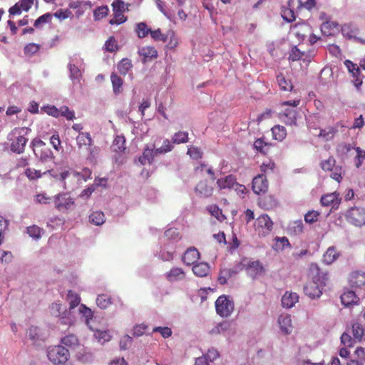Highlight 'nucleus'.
Listing matches in <instances>:
<instances>
[{
    "label": "nucleus",
    "mask_w": 365,
    "mask_h": 365,
    "mask_svg": "<svg viewBox=\"0 0 365 365\" xmlns=\"http://www.w3.org/2000/svg\"><path fill=\"white\" fill-rule=\"evenodd\" d=\"M345 217L346 220L354 226L361 227L365 225V208L364 207H351L346 211Z\"/></svg>",
    "instance_id": "obj_9"
},
{
    "label": "nucleus",
    "mask_w": 365,
    "mask_h": 365,
    "mask_svg": "<svg viewBox=\"0 0 365 365\" xmlns=\"http://www.w3.org/2000/svg\"><path fill=\"white\" fill-rule=\"evenodd\" d=\"M210 214L215 217L218 220L222 221L225 219V215L222 214L221 210L216 205H212L209 207Z\"/></svg>",
    "instance_id": "obj_63"
},
{
    "label": "nucleus",
    "mask_w": 365,
    "mask_h": 365,
    "mask_svg": "<svg viewBox=\"0 0 365 365\" xmlns=\"http://www.w3.org/2000/svg\"><path fill=\"white\" fill-rule=\"evenodd\" d=\"M232 277V275L229 269H222L220 272L218 282L220 284H225L227 283V279Z\"/></svg>",
    "instance_id": "obj_60"
},
{
    "label": "nucleus",
    "mask_w": 365,
    "mask_h": 365,
    "mask_svg": "<svg viewBox=\"0 0 365 365\" xmlns=\"http://www.w3.org/2000/svg\"><path fill=\"white\" fill-rule=\"evenodd\" d=\"M213 185L207 180L200 181L195 187V191L197 195L203 198L210 197L213 193Z\"/></svg>",
    "instance_id": "obj_16"
},
{
    "label": "nucleus",
    "mask_w": 365,
    "mask_h": 365,
    "mask_svg": "<svg viewBox=\"0 0 365 365\" xmlns=\"http://www.w3.org/2000/svg\"><path fill=\"white\" fill-rule=\"evenodd\" d=\"M217 313L222 317L230 316L234 310V302L225 295H222L215 302Z\"/></svg>",
    "instance_id": "obj_10"
},
{
    "label": "nucleus",
    "mask_w": 365,
    "mask_h": 365,
    "mask_svg": "<svg viewBox=\"0 0 365 365\" xmlns=\"http://www.w3.org/2000/svg\"><path fill=\"white\" fill-rule=\"evenodd\" d=\"M60 116L66 118L68 120H73L76 118L75 112L71 110L68 106H63L59 108Z\"/></svg>",
    "instance_id": "obj_50"
},
{
    "label": "nucleus",
    "mask_w": 365,
    "mask_h": 365,
    "mask_svg": "<svg viewBox=\"0 0 365 365\" xmlns=\"http://www.w3.org/2000/svg\"><path fill=\"white\" fill-rule=\"evenodd\" d=\"M336 133V130L335 128L333 127H328L324 129H322L318 136L322 138L325 140H329L334 138Z\"/></svg>",
    "instance_id": "obj_48"
},
{
    "label": "nucleus",
    "mask_w": 365,
    "mask_h": 365,
    "mask_svg": "<svg viewBox=\"0 0 365 365\" xmlns=\"http://www.w3.org/2000/svg\"><path fill=\"white\" fill-rule=\"evenodd\" d=\"M76 143L79 148L83 145L91 146L93 143V140L89 133H79L76 137Z\"/></svg>",
    "instance_id": "obj_36"
},
{
    "label": "nucleus",
    "mask_w": 365,
    "mask_h": 365,
    "mask_svg": "<svg viewBox=\"0 0 365 365\" xmlns=\"http://www.w3.org/2000/svg\"><path fill=\"white\" fill-rule=\"evenodd\" d=\"M125 139L123 136H116L113 140L112 148L113 151L120 153L125 149Z\"/></svg>",
    "instance_id": "obj_44"
},
{
    "label": "nucleus",
    "mask_w": 365,
    "mask_h": 365,
    "mask_svg": "<svg viewBox=\"0 0 365 365\" xmlns=\"http://www.w3.org/2000/svg\"><path fill=\"white\" fill-rule=\"evenodd\" d=\"M89 221L95 225H101L106 221L105 215L101 211H93L89 215Z\"/></svg>",
    "instance_id": "obj_37"
},
{
    "label": "nucleus",
    "mask_w": 365,
    "mask_h": 365,
    "mask_svg": "<svg viewBox=\"0 0 365 365\" xmlns=\"http://www.w3.org/2000/svg\"><path fill=\"white\" fill-rule=\"evenodd\" d=\"M172 141L175 144L187 143L188 141V133L186 131H179L175 133L172 137Z\"/></svg>",
    "instance_id": "obj_46"
},
{
    "label": "nucleus",
    "mask_w": 365,
    "mask_h": 365,
    "mask_svg": "<svg viewBox=\"0 0 365 365\" xmlns=\"http://www.w3.org/2000/svg\"><path fill=\"white\" fill-rule=\"evenodd\" d=\"M200 258V253L195 247H190L185 252L182 257V262L187 265L194 264Z\"/></svg>",
    "instance_id": "obj_21"
},
{
    "label": "nucleus",
    "mask_w": 365,
    "mask_h": 365,
    "mask_svg": "<svg viewBox=\"0 0 365 365\" xmlns=\"http://www.w3.org/2000/svg\"><path fill=\"white\" fill-rule=\"evenodd\" d=\"M54 203L58 210H63L69 209L74 204V201L68 194L63 193L55 197Z\"/></svg>",
    "instance_id": "obj_18"
},
{
    "label": "nucleus",
    "mask_w": 365,
    "mask_h": 365,
    "mask_svg": "<svg viewBox=\"0 0 365 365\" xmlns=\"http://www.w3.org/2000/svg\"><path fill=\"white\" fill-rule=\"evenodd\" d=\"M244 269H245L248 276L252 279L262 275L264 272V268L259 260L244 262Z\"/></svg>",
    "instance_id": "obj_13"
},
{
    "label": "nucleus",
    "mask_w": 365,
    "mask_h": 365,
    "mask_svg": "<svg viewBox=\"0 0 365 365\" xmlns=\"http://www.w3.org/2000/svg\"><path fill=\"white\" fill-rule=\"evenodd\" d=\"M41 110L54 118L60 116L59 109L54 106L47 105L41 108Z\"/></svg>",
    "instance_id": "obj_54"
},
{
    "label": "nucleus",
    "mask_w": 365,
    "mask_h": 365,
    "mask_svg": "<svg viewBox=\"0 0 365 365\" xmlns=\"http://www.w3.org/2000/svg\"><path fill=\"white\" fill-rule=\"evenodd\" d=\"M233 333L232 324L229 321H223L215 324L210 331L211 334H223L230 336Z\"/></svg>",
    "instance_id": "obj_15"
},
{
    "label": "nucleus",
    "mask_w": 365,
    "mask_h": 365,
    "mask_svg": "<svg viewBox=\"0 0 365 365\" xmlns=\"http://www.w3.org/2000/svg\"><path fill=\"white\" fill-rule=\"evenodd\" d=\"M110 81L112 83L113 91L115 95H118L123 91L122 86L123 81L115 73H112L110 75Z\"/></svg>",
    "instance_id": "obj_34"
},
{
    "label": "nucleus",
    "mask_w": 365,
    "mask_h": 365,
    "mask_svg": "<svg viewBox=\"0 0 365 365\" xmlns=\"http://www.w3.org/2000/svg\"><path fill=\"white\" fill-rule=\"evenodd\" d=\"M96 304L100 308L105 309L110 304V299L106 294L98 295Z\"/></svg>",
    "instance_id": "obj_59"
},
{
    "label": "nucleus",
    "mask_w": 365,
    "mask_h": 365,
    "mask_svg": "<svg viewBox=\"0 0 365 365\" xmlns=\"http://www.w3.org/2000/svg\"><path fill=\"white\" fill-rule=\"evenodd\" d=\"M268 189V182L264 174H259L252 180V190L256 194L265 192Z\"/></svg>",
    "instance_id": "obj_17"
},
{
    "label": "nucleus",
    "mask_w": 365,
    "mask_h": 365,
    "mask_svg": "<svg viewBox=\"0 0 365 365\" xmlns=\"http://www.w3.org/2000/svg\"><path fill=\"white\" fill-rule=\"evenodd\" d=\"M359 301L356 291L347 290L341 295V302L346 307L357 304Z\"/></svg>",
    "instance_id": "obj_19"
},
{
    "label": "nucleus",
    "mask_w": 365,
    "mask_h": 365,
    "mask_svg": "<svg viewBox=\"0 0 365 365\" xmlns=\"http://www.w3.org/2000/svg\"><path fill=\"white\" fill-rule=\"evenodd\" d=\"M133 65L128 58H123L118 64V70L122 75H126Z\"/></svg>",
    "instance_id": "obj_43"
},
{
    "label": "nucleus",
    "mask_w": 365,
    "mask_h": 365,
    "mask_svg": "<svg viewBox=\"0 0 365 365\" xmlns=\"http://www.w3.org/2000/svg\"><path fill=\"white\" fill-rule=\"evenodd\" d=\"M94 336L98 342L102 344L105 342L109 341L111 339V336L108 331L97 330L95 332Z\"/></svg>",
    "instance_id": "obj_49"
},
{
    "label": "nucleus",
    "mask_w": 365,
    "mask_h": 365,
    "mask_svg": "<svg viewBox=\"0 0 365 365\" xmlns=\"http://www.w3.org/2000/svg\"><path fill=\"white\" fill-rule=\"evenodd\" d=\"M27 335L31 340L36 341L41 338L40 329L38 327L31 326L27 331Z\"/></svg>",
    "instance_id": "obj_58"
},
{
    "label": "nucleus",
    "mask_w": 365,
    "mask_h": 365,
    "mask_svg": "<svg viewBox=\"0 0 365 365\" xmlns=\"http://www.w3.org/2000/svg\"><path fill=\"white\" fill-rule=\"evenodd\" d=\"M304 224L301 220H295L289 223L288 232L291 235H299L303 232Z\"/></svg>",
    "instance_id": "obj_33"
},
{
    "label": "nucleus",
    "mask_w": 365,
    "mask_h": 365,
    "mask_svg": "<svg viewBox=\"0 0 365 365\" xmlns=\"http://www.w3.org/2000/svg\"><path fill=\"white\" fill-rule=\"evenodd\" d=\"M50 312L51 315L59 317L64 324L71 325L74 322L73 315L60 303H53L50 307Z\"/></svg>",
    "instance_id": "obj_8"
},
{
    "label": "nucleus",
    "mask_w": 365,
    "mask_h": 365,
    "mask_svg": "<svg viewBox=\"0 0 365 365\" xmlns=\"http://www.w3.org/2000/svg\"><path fill=\"white\" fill-rule=\"evenodd\" d=\"M344 65L348 69L349 72L351 74L353 79V83L355 87L359 89L362 84V79L361 78V71L359 66L351 62L349 60H346L344 61Z\"/></svg>",
    "instance_id": "obj_14"
},
{
    "label": "nucleus",
    "mask_w": 365,
    "mask_h": 365,
    "mask_svg": "<svg viewBox=\"0 0 365 365\" xmlns=\"http://www.w3.org/2000/svg\"><path fill=\"white\" fill-rule=\"evenodd\" d=\"M298 299L299 297L297 293L286 292L282 297V305L287 309L292 308L298 302Z\"/></svg>",
    "instance_id": "obj_25"
},
{
    "label": "nucleus",
    "mask_w": 365,
    "mask_h": 365,
    "mask_svg": "<svg viewBox=\"0 0 365 365\" xmlns=\"http://www.w3.org/2000/svg\"><path fill=\"white\" fill-rule=\"evenodd\" d=\"M331 171V178L339 182L342 180L343 175H344V171L342 167L335 166Z\"/></svg>",
    "instance_id": "obj_56"
},
{
    "label": "nucleus",
    "mask_w": 365,
    "mask_h": 365,
    "mask_svg": "<svg viewBox=\"0 0 365 365\" xmlns=\"http://www.w3.org/2000/svg\"><path fill=\"white\" fill-rule=\"evenodd\" d=\"M338 252L334 247H329L323 255V262L326 264H331L338 257Z\"/></svg>",
    "instance_id": "obj_35"
},
{
    "label": "nucleus",
    "mask_w": 365,
    "mask_h": 365,
    "mask_svg": "<svg viewBox=\"0 0 365 365\" xmlns=\"http://www.w3.org/2000/svg\"><path fill=\"white\" fill-rule=\"evenodd\" d=\"M31 145L33 148L35 155L39 159L40 161L46 163L53 160V152L48 148H43L45 146V143L41 139L34 138L32 140Z\"/></svg>",
    "instance_id": "obj_7"
},
{
    "label": "nucleus",
    "mask_w": 365,
    "mask_h": 365,
    "mask_svg": "<svg viewBox=\"0 0 365 365\" xmlns=\"http://www.w3.org/2000/svg\"><path fill=\"white\" fill-rule=\"evenodd\" d=\"M78 312L81 317L84 318L88 327L91 329L92 327L90 326V320L93 318V312L91 309L86 307L84 304H81L78 307Z\"/></svg>",
    "instance_id": "obj_40"
},
{
    "label": "nucleus",
    "mask_w": 365,
    "mask_h": 365,
    "mask_svg": "<svg viewBox=\"0 0 365 365\" xmlns=\"http://www.w3.org/2000/svg\"><path fill=\"white\" fill-rule=\"evenodd\" d=\"M59 171H67L68 173V178L72 175L73 178H76L78 182L80 183L81 182V180H83V181L86 182L88 179H90L92 174L91 170L87 168H83L81 172L75 170L70 171L66 168H62L59 169Z\"/></svg>",
    "instance_id": "obj_20"
},
{
    "label": "nucleus",
    "mask_w": 365,
    "mask_h": 365,
    "mask_svg": "<svg viewBox=\"0 0 365 365\" xmlns=\"http://www.w3.org/2000/svg\"><path fill=\"white\" fill-rule=\"evenodd\" d=\"M274 245L272 248L275 251H282L285 248H291V244L287 237H276L274 239Z\"/></svg>",
    "instance_id": "obj_32"
},
{
    "label": "nucleus",
    "mask_w": 365,
    "mask_h": 365,
    "mask_svg": "<svg viewBox=\"0 0 365 365\" xmlns=\"http://www.w3.org/2000/svg\"><path fill=\"white\" fill-rule=\"evenodd\" d=\"M150 36L155 41L166 42L168 40V35H167V34H162L161 30L160 29H158L155 31H152Z\"/></svg>",
    "instance_id": "obj_57"
},
{
    "label": "nucleus",
    "mask_w": 365,
    "mask_h": 365,
    "mask_svg": "<svg viewBox=\"0 0 365 365\" xmlns=\"http://www.w3.org/2000/svg\"><path fill=\"white\" fill-rule=\"evenodd\" d=\"M135 31L138 34V36L140 38H143L147 36L148 34H151L152 30L145 23L140 22L136 24Z\"/></svg>",
    "instance_id": "obj_42"
},
{
    "label": "nucleus",
    "mask_w": 365,
    "mask_h": 365,
    "mask_svg": "<svg viewBox=\"0 0 365 365\" xmlns=\"http://www.w3.org/2000/svg\"><path fill=\"white\" fill-rule=\"evenodd\" d=\"M138 53L143 57L144 61L155 58L158 56V51L153 46H144L138 49Z\"/></svg>",
    "instance_id": "obj_28"
},
{
    "label": "nucleus",
    "mask_w": 365,
    "mask_h": 365,
    "mask_svg": "<svg viewBox=\"0 0 365 365\" xmlns=\"http://www.w3.org/2000/svg\"><path fill=\"white\" fill-rule=\"evenodd\" d=\"M111 6L113 8L114 18L110 19L109 23L111 25H119L126 21L127 18L123 15V13L129 10L130 4H125L123 0H113Z\"/></svg>",
    "instance_id": "obj_5"
},
{
    "label": "nucleus",
    "mask_w": 365,
    "mask_h": 365,
    "mask_svg": "<svg viewBox=\"0 0 365 365\" xmlns=\"http://www.w3.org/2000/svg\"><path fill=\"white\" fill-rule=\"evenodd\" d=\"M69 355L68 350L60 345L50 347L47 351L48 359L54 364H64Z\"/></svg>",
    "instance_id": "obj_6"
},
{
    "label": "nucleus",
    "mask_w": 365,
    "mask_h": 365,
    "mask_svg": "<svg viewBox=\"0 0 365 365\" xmlns=\"http://www.w3.org/2000/svg\"><path fill=\"white\" fill-rule=\"evenodd\" d=\"M67 68L69 71V78L73 85L80 84L84 71L83 60L78 55L70 58Z\"/></svg>",
    "instance_id": "obj_3"
},
{
    "label": "nucleus",
    "mask_w": 365,
    "mask_h": 365,
    "mask_svg": "<svg viewBox=\"0 0 365 365\" xmlns=\"http://www.w3.org/2000/svg\"><path fill=\"white\" fill-rule=\"evenodd\" d=\"M187 153L190 156L191 158L195 160L201 158L202 155V153L200 150V149L195 146H190L187 149Z\"/></svg>",
    "instance_id": "obj_64"
},
{
    "label": "nucleus",
    "mask_w": 365,
    "mask_h": 365,
    "mask_svg": "<svg viewBox=\"0 0 365 365\" xmlns=\"http://www.w3.org/2000/svg\"><path fill=\"white\" fill-rule=\"evenodd\" d=\"M30 131L28 128H16L8 135L11 141L10 149L12 152L21 154L24 152L25 146L28 142L26 135Z\"/></svg>",
    "instance_id": "obj_2"
},
{
    "label": "nucleus",
    "mask_w": 365,
    "mask_h": 365,
    "mask_svg": "<svg viewBox=\"0 0 365 365\" xmlns=\"http://www.w3.org/2000/svg\"><path fill=\"white\" fill-rule=\"evenodd\" d=\"M165 277L170 282H174L184 279L185 273L182 268L173 267L165 274Z\"/></svg>",
    "instance_id": "obj_24"
},
{
    "label": "nucleus",
    "mask_w": 365,
    "mask_h": 365,
    "mask_svg": "<svg viewBox=\"0 0 365 365\" xmlns=\"http://www.w3.org/2000/svg\"><path fill=\"white\" fill-rule=\"evenodd\" d=\"M311 272L312 280L307 282L304 287V292L311 299H317L322 294V290L327 280L326 274H320L317 265H312Z\"/></svg>",
    "instance_id": "obj_1"
},
{
    "label": "nucleus",
    "mask_w": 365,
    "mask_h": 365,
    "mask_svg": "<svg viewBox=\"0 0 365 365\" xmlns=\"http://www.w3.org/2000/svg\"><path fill=\"white\" fill-rule=\"evenodd\" d=\"M353 150L356 152L354 160L356 167L359 168L365 160V150H361L359 147H354L351 144L346 143L341 144L337 148L338 153L341 155H347Z\"/></svg>",
    "instance_id": "obj_12"
},
{
    "label": "nucleus",
    "mask_w": 365,
    "mask_h": 365,
    "mask_svg": "<svg viewBox=\"0 0 365 365\" xmlns=\"http://www.w3.org/2000/svg\"><path fill=\"white\" fill-rule=\"evenodd\" d=\"M41 232H43V230L36 225L27 227V233L35 240H38L41 237Z\"/></svg>",
    "instance_id": "obj_52"
},
{
    "label": "nucleus",
    "mask_w": 365,
    "mask_h": 365,
    "mask_svg": "<svg viewBox=\"0 0 365 365\" xmlns=\"http://www.w3.org/2000/svg\"><path fill=\"white\" fill-rule=\"evenodd\" d=\"M61 344L66 346L73 348L78 344V340L74 334H68L61 339Z\"/></svg>",
    "instance_id": "obj_45"
},
{
    "label": "nucleus",
    "mask_w": 365,
    "mask_h": 365,
    "mask_svg": "<svg viewBox=\"0 0 365 365\" xmlns=\"http://www.w3.org/2000/svg\"><path fill=\"white\" fill-rule=\"evenodd\" d=\"M158 257L163 261H170L173 258V248L170 245H165L160 247V250L157 252Z\"/></svg>",
    "instance_id": "obj_30"
},
{
    "label": "nucleus",
    "mask_w": 365,
    "mask_h": 365,
    "mask_svg": "<svg viewBox=\"0 0 365 365\" xmlns=\"http://www.w3.org/2000/svg\"><path fill=\"white\" fill-rule=\"evenodd\" d=\"M108 12V8L106 6L98 7L93 11V16L96 20H99L106 16Z\"/></svg>",
    "instance_id": "obj_61"
},
{
    "label": "nucleus",
    "mask_w": 365,
    "mask_h": 365,
    "mask_svg": "<svg viewBox=\"0 0 365 365\" xmlns=\"http://www.w3.org/2000/svg\"><path fill=\"white\" fill-rule=\"evenodd\" d=\"M217 185L220 190L233 189L235 186H238V182H237L236 178L234 175H229L225 178L218 179Z\"/></svg>",
    "instance_id": "obj_22"
},
{
    "label": "nucleus",
    "mask_w": 365,
    "mask_h": 365,
    "mask_svg": "<svg viewBox=\"0 0 365 365\" xmlns=\"http://www.w3.org/2000/svg\"><path fill=\"white\" fill-rule=\"evenodd\" d=\"M336 160L333 157H329L327 160L321 162V168L324 171H331L335 167Z\"/></svg>",
    "instance_id": "obj_55"
},
{
    "label": "nucleus",
    "mask_w": 365,
    "mask_h": 365,
    "mask_svg": "<svg viewBox=\"0 0 365 365\" xmlns=\"http://www.w3.org/2000/svg\"><path fill=\"white\" fill-rule=\"evenodd\" d=\"M349 284L351 288H360L365 284V274L354 272L350 274Z\"/></svg>",
    "instance_id": "obj_23"
},
{
    "label": "nucleus",
    "mask_w": 365,
    "mask_h": 365,
    "mask_svg": "<svg viewBox=\"0 0 365 365\" xmlns=\"http://www.w3.org/2000/svg\"><path fill=\"white\" fill-rule=\"evenodd\" d=\"M278 323L279 324L280 329L283 333L289 334L292 332V327L290 315H280L278 319Z\"/></svg>",
    "instance_id": "obj_26"
},
{
    "label": "nucleus",
    "mask_w": 365,
    "mask_h": 365,
    "mask_svg": "<svg viewBox=\"0 0 365 365\" xmlns=\"http://www.w3.org/2000/svg\"><path fill=\"white\" fill-rule=\"evenodd\" d=\"M67 298L69 302V312L73 314V309L78 307L81 302L80 297L74 292L70 290L68 292Z\"/></svg>",
    "instance_id": "obj_38"
},
{
    "label": "nucleus",
    "mask_w": 365,
    "mask_h": 365,
    "mask_svg": "<svg viewBox=\"0 0 365 365\" xmlns=\"http://www.w3.org/2000/svg\"><path fill=\"white\" fill-rule=\"evenodd\" d=\"M277 82L282 90L292 91L293 86L287 81L283 75L277 76Z\"/></svg>",
    "instance_id": "obj_51"
},
{
    "label": "nucleus",
    "mask_w": 365,
    "mask_h": 365,
    "mask_svg": "<svg viewBox=\"0 0 365 365\" xmlns=\"http://www.w3.org/2000/svg\"><path fill=\"white\" fill-rule=\"evenodd\" d=\"M24 174L30 180H36L43 175L48 174L56 180L64 182L68 176V173L67 171H59V170H55L54 169H49L41 172L39 170L31 168H26L24 171Z\"/></svg>",
    "instance_id": "obj_4"
},
{
    "label": "nucleus",
    "mask_w": 365,
    "mask_h": 365,
    "mask_svg": "<svg viewBox=\"0 0 365 365\" xmlns=\"http://www.w3.org/2000/svg\"><path fill=\"white\" fill-rule=\"evenodd\" d=\"M304 56V52L301 51L297 46H293L290 51L289 59L295 61L302 58Z\"/></svg>",
    "instance_id": "obj_53"
},
{
    "label": "nucleus",
    "mask_w": 365,
    "mask_h": 365,
    "mask_svg": "<svg viewBox=\"0 0 365 365\" xmlns=\"http://www.w3.org/2000/svg\"><path fill=\"white\" fill-rule=\"evenodd\" d=\"M154 157V145H147L143 150V155L139 158V162L142 165L150 164Z\"/></svg>",
    "instance_id": "obj_27"
},
{
    "label": "nucleus",
    "mask_w": 365,
    "mask_h": 365,
    "mask_svg": "<svg viewBox=\"0 0 365 365\" xmlns=\"http://www.w3.org/2000/svg\"><path fill=\"white\" fill-rule=\"evenodd\" d=\"M339 202V195L336 192L324 195L321 197V203L323 206H335Z\"/></svg>",
    "instance_id": "obj_29"
},
{
    "label": "nucleus",
    "mask_w": 365,
    "mask_h": 365,
    "mask_svg": "<svg viewBox=\"0 0 365 365\" xmlns=\"http://www.w3.org/2000/svg\"><path fill=\"white\" fill-rule=\"evenodd\" d=\"M192 272L197 277H203L208 274L210 266L205 262L195 264L192 267Z\"/></svg>",
    "instance_id": "obj_31"
},
{
    "label": "nucleus",
    "mask_w": 365,
    "mask_h": 365,
    "mask_svg": "<svg viewBox=\"0 0 365 365\" xmlns=\"http://www.w3.org/2000/svg\"><path fill=\"white\" fill-rule=\"evenodd\" d=\"M280 118L287 125H296L297 112H289L288 113H282Z\"/></svg>",
    "instance_id": "obj_47"
},
{
    "label": "nucleus",
    "mask_w": 365,
    "mask_h": 365,
    "mask_svg": "<svg viewBox=\"0 0 365 365\" xmlns=\"http://www.w3.org/2000/svg\"><path fill=\"white\" fill-rule=\"evenodd\" d=\"M352 334L358 341H360L363 337L365 340V329H364L361 324L358 322L352 324Z\"/></svg>",
    "instance_id": "obj_39"
},
{
    "label": "nucleus",
    "mask_w": 365,
    "mask_h": 365,
    "mask_svg": "<svg viewBox=\"0 0 365 365\" xmlns=\"http://www.w3.org/2000/svg\"><path fill=\"white\" fill-rule=\"evenodd\" d=\"M355 341H356L355 338H351V336L346 332L343 333L342 335L341 336V342L345 346L351 347L354 346Z\"/></svg>",
    "instance_id": "obj_62"
},
{
    "label": "nucleus",
    "mask_w": 365,
    "mask_h": 365,
    "mask_svg": "<svg viewBox=\"0 0 365 365\" xmlns=\"http://www.w3.org/2000/svg\"><path fill=\"white\" fill-rule=\"evenodd\" d=\"M273 222L266 214L261 215L255 220V229L259 236H267L271 232Z\"/></svg>",
    "instance_id": "obj_11"
},
{
    "label": "nucleus",
    "mask_w": 365,
    "mask_h": 365,
    "mask_svg": "<svg viewBox=\"0 0 365 365\" xmlns=\"http://www.w3.org/2000/svg\"><path fill=\"white\" fill-rule=\"evenodd\" d=\"M272 133L275 140L282 141L287 135V130L284 126L277 125L272 128Z\"/></svg>",
    "instance_id": "obj_41"
}]
</instances>
